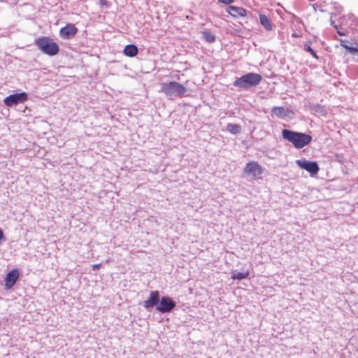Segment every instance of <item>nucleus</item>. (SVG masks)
<instances>
[{
    "mask_svg": "<svg viewBox=\"0 0 358 358\" xmlns=\"http://www.w3.org/2000/svg\"><path fill=\"white\" fill-rule=\"evenodd\" d=\"M282 136L284 139L292 143V145L298 149L302 148L308 145L312 140L311 136L308 134L289 129H283L282 131Z\"/></svg>",
    "mask_w": 358,
    "mask_h": 358,
    "instance_id": "f257e3e1",
    "label": "nucleus"
},
{
    "mask_svg": "<svg viewBox=\"0 0 358 358\" xmlns=\"http://www.w3.org/2000/svg\"><path fill=\"white\" fill-rule=\"evenodd\" d=\"M161 92L164 93L169 99L182 97L187 92V88L176 81L163 83L161 85Z\"/></svg>",
    "mask_w": 358,
    "mask_h": 358,
    "instance_id": "f03ea898",
    "label": "nucleus"
},
{
    "mask_svg": "<svg viewBox=\"0 0 358 358\" xmlns=\"http://www.w3.org/2000/svg\"><path fill=\"white\" fill-rule=\"evenodd\" d=\"M262 80V77L260 74L248 73L237 78L234 85L241 89H248L259 85Z\"/></svg>",
    "mask_w": 358,
    "mask_h": 358,
    "instance_id": "7ed1b4c3",
    "label": "nucleus"
},
{
    "mask_svg": "<svg viewBox=\"0 0 358 358\" xmlns=\"http://www.w3.org/2000/svg\"><path fill=\"white\" fill-rule=\"evenodd\" d=\"M36 46L45 54L54 56L59 52L58 45L48 37H40L35 41Z\"/></svg>",
    "mask_w": 358,
    "mask_h": 358,
    "instance_id": "20e7f679",
    "label": "nucleus"
},
{
    "mask_svg": "<svg viewBox=\"0 0 358 358\" xmlns=\"http://www.w3.org/2000/svg\"><path fill=\"white\" fill-rule=\"evenodd\" d=\"M176 307V302L169 296H163L159 299L156 310L161 313L171 312Z\"/></svg>",
    "mask_w": 358,
    "mask_h": 358,
    "instance_id": "39448f33",
    "label": "nucleus"
},
{
    "mask_svg": "<svg viewBox=\"0 0 358 358\" xmlns=\"http://www.w3.org/2000/svg\"><path fill=\"white\" fill-rule=\"evenodd\" d=\"M27 99V94L25 92H20L9 95L4 99L3 102L7 106L11 107L20 103H23Z\"/></svg>",
    "mask_w": 358,
    "mask_h": 358,
    "instance_id": "423d86ee",
    "label": "nucleus"
},
{
    "mask_svg": "<svg viewBox=\"0 0 358 358\" xmlns=\"http://www.w3.org/2000/svg\"><path fill=\"white\" fill-rule=\"evenodd\" d=\"M296 164L303 169L309 172L311 175H315L318 173L320 169L316 162H310L306 159H298Z\"/></svg>",
    "mask_w": 358,
    "mask_h": 358,
    "instance_id": "0eeeda50",
    "label": "nucleus"
},
{
    "mask_svg": "<svg viewBox=\"0 0 358 358\" xmlns=\"http://www.w3.org/2000/svg\"><path fill=\"white\" fill-rule=\"evenodd\" d=\"M245 172L253 177L260 176L263 173V169L257 162H251L246 164Z\"/></svg>",
    "mask_w": 358,
    "mask_h": 358,
    "instance_id": "6e6552de",
    "label": "nucleus"
},
{
    "mask_svg": "<svg viewBox=\"0 0 358 358\" xmlns=\"http://www.w3.org/2000/svg\"><path fill=\"white\" fill-rule=\"evenodd\" d=\"M159 292L158 291H151L149 298L143 303L144 308L149 310L150 308L157 306L159 302Z\"/></svg>",
    "mask_w": 358,
    "mask_h": 358,
    "instance_id": "1a4fd4ad",
    "label": "nucleus"
},
{
    "mask_svg": "<svg viewBox=\"0 0 358 358\" xmlns=\"http://www.w3.org/2000/svg\"><path fill=\"white\" fill-rule=\"evenodd\" d=\"M77 31L78 29L75 25L68 24L60 29L59 34L63 39H70L76 34Z\"/></svg>",
    "mask_w": 358,
    "mask_h": 358,
    "instance_id": "9d476101",
    "label": "nucleus"
},
{
    "mask_svg": "<svg viewBox=\"0 0 358 358\" xmlns=\"http://www.w3.org/2000/svg\"><path fill=\"white\" fill-rule=\"evenodd\" d=\"M19 271L17 269H13L9 271L5 278V287L6 289H10L17 282L19 278Z\"/></svg>",
    "mask_w": 358,
    "mask_h": 358,
    "instance_id": "9b49d317",
    "label": "nucleus"
},
{
    "mask_svg": "<svg viewBox=\"0 0 358 358\" xmlns=\"http://www.w3.org/2000/svg\"><path fill=\"white\" fill-rule=\"evenodd\" d=\"M227 11L234 17H245L247 14V10L242 7H237L234 6H229Z\"/></svg>",
    "mask_w": 358,
    "mask_h": 358,
    "instance_id": "f8f14e48",
    "label": "nucleus"
},
{
    "mask_svg": "<svg viewBox=\"0 0 358 358\" xmlns=\"http://www.w3.org/2000/svg\"><path fill=\"white\" fill-rule=\"evenodd\" d=\"M123 52L126 56L132 57L138 54V48L135 45L129 44L124 47Z\"/></svg>",
    "mask_w": 358,
    "mask_h": 358,
    "instance_id": "ddd939ff",
    "label": "nucleus"
},
{
    "mask_svg": "<svg viewBox=\"0 0 358 358\" xmlns=\"http://www.w3.org/2000/svg\"><path fill=\"white\" fill-rule=\"evenodd\" d=\"M259 22L267 31H271L273 28L272 24L268 17L264 15L259 14Z\"/></svg>",
    "mask_w": 358,
    "mask_h": 358,
    "instance_id": "4468645a",
    "label": "nucleus"
},
{
    "mask_svg": "<svg viewBox=\"0 0 358 358\" xmlns=\"http://www.w3.org/2000/svg\"><path fill=\"white\" fill-rule=\"evenodd\" d=\"M271 113L279 118H283L286 115V112L283 107L274 106L271 110Z\"/></svg>",
    "mask_w": 358,
    "mask_h": 358,
    "instance_id": "2eb2a0df",
    "label": "nucleus"
},
{
    "mask_svg": "<svg viewBox=\"0 0 358 358\" xmlns=\"http://www.w3.org/2000/svg\"><path fill=\"white\" fill-rule=\"evenodd\" d=\"M202 38L208 43H213L215 41V36L208 31H203Z\"/></svg>",
    "mask_w": 358,
    "mask_h": 358,
    "instance_id": "dca6fc26",
    "label": "nucleus"
},
{
    "mask_svg": "<svg viewBox=\"0 0 358 358\" xmlns=\"http://www.w3.org/2000/svg\"><path fill=\"white\" fill-rule=\"evenodd\" d=\"M227 130L233 134H236L240 132L241 127L239 125L236 124H229L227 125Z\"/></svg>",
    "mask_w": 358,
    "mask_h": 358,
    "instance_id": "f3484780",
    "label": "nucleus"
},
{
    "mask_svg": "<svg viewBox=\"0 0 358 358\" xmlns=\"http://www.w3.org/2000/svg\"><path fill=\"white\" fill-rule=\"evenodd\" d=\"M248 273L245 272V273H243V272H234L233 274H232V276L231 278L233 279H237V280H243V279H245L248 277Z\"/></svg>",
    "mask_w": 358,
    "mask_h": 358,
    "instance_id": "a211bd4d",
    "label": "nucleus"
},
{
    "mask_svg": "<svg viewBox=\"0 0 358 358\" xmlns=\"http://www.w3.org/2000/svg\"><path fill=\"white\" fill-rule=\"evenodd\" d=\"M310 42H307L304 44V50L308 52L314 58L318 59V56L315 50L310 47Z\"/></svg>",
    "mask_w": 358,
    "mask_h": 358,
    "instance_id": "6ab92c4d",
    "label": "nucleus"
},
{
    "mask_svg": "<svg viewBox=\"0 0 358 358\" xmlns=\"http://www.w3.org/2000/svg\"><path fill=\"white\" fill-rule=\"evenodd\" d=\"M341 45L342 47L346 49L347 48H353L352 46L348 45V41L347 40L340 39Z\"/></svg>",
    "mask_w": 358,
    "mask_h": 358,
    "instance_id": "aec40b11",
    "label": "nucleus"
},
{
    "mask_svg": "<svg viewBox=\"0 0 358 358\" xmlns=\"http://www.w3.org/2000/svg\"><path fill=\"white\" fill-rule=\"evenodd\" d=\"M346 50L352 54L358 52V47H353V48H347L346 47Z\"/></svg>",
    "mask_w": 358,
    "mask_h": 358,
    "instance_id": "412c9836",
    "label": "nucleus"
},
{
    "mask_svg": "<svg viewBox=\"0 0 358 358\" xmlns=\"http://www.w3.org/2000/svg\"><path fill=\"white\" fill-rule=\"evenodd\" d=\"M219 2L224 4H230L234 2V0H218Z\"/></svg>",
    "mask_w": 358,
    "mask_h": 358,
    "instance_id": "4be33fe9",
    "label": "nucleus"
},
{
    "mask_svg": "<svg viewBox=\"0 0 358 358\" xmlns=\"http://www.w3.org/2000/svg\"><path fill=\"white\" fill-rule=\"evenodd\" d=\"M100 266H101V264H94V265L92 266V268H93V270H94V271H95V270H96V269L99 268H100Z\"/></svg>",
    "mask_w": 358,
    "mask_h": 358,
    "instance_id": "5701e85b",
    "label": "nucleus"
},
{
    "mask_svg": "<svg viewBox=\"0 0 358 358\" xmlns=\"http://www.w3.org/2000/svg\"><path fill=\"white\" fill-rule=\"evenodd\" d=\"M314 108H315V110L316 111H318V110H319V109H320V108H321V106H320L319 104H317V105L314 106Z\"/></svg>",
    "mask_w": 358,
    "mask_h": 358,
    "instance_id": "b1692460",
    "label": "nucleus"
},
{
    "mask_svg": "<svg viewBox=\"0 0 358 358\" xmlns=\"http://www.w3.org/2000/svg\"><path fill=\"white\" fill-rule=\"evenodd\" d=\"M338 34L340 35V36H343L344 34L342 32V31H337Z\"/></svg>",
    "mask_w": 358,
    "mask_h": 358,
    "instance_id": "393cba45",
    "label": "nucleus"
},
{
    "mask_svg": "<svg viewBox=\"0 0 358 358\" xmlns=\"http://www.w3.org/2000/svg\"><path fill=\"white\" fill-rule=\"evenodd\" d=\"M292 36H294V37H299V35H298V34H296V33H294V34H292Z\"/></svg>",
    "mask_w": 358,
    "mask_h": 358,
    "instance_id": "a878e982",
    "label": "nucleus"
}]
</instances>
